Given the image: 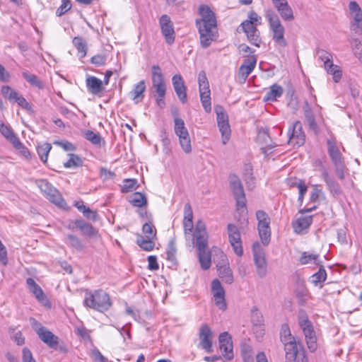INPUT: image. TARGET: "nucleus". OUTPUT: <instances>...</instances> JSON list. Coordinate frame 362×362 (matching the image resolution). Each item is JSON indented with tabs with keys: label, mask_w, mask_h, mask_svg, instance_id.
I'll use <instances>...</instances> for the list:
<instances>
[{
	"label": "nucleus",
	"mask_w": 362,
	"mask_h": 362,
	"mask_svg": "<svg viewBox=\"0 0 362 362\" xmlns=\"http://www.w3.org/2000/svg\"><path fill=\"white\" fill-rule=\"evenodd\" d=\"M86 82L88 90L94 95L99 94L103 90V81L95 76L88 77Z\"/></svg>",
	"instance_id": "obj_32"
},
{
	"label": "nucleus",
	"mask_w": 362,
	"mask_h": 362,
	"mask_svg": "<svg viewBox=\"0 0 362 362\" xmlns=\"http://www.w3.org/2000/svg\"><path fill=\"white\" fill-rule=\"evenodd\" d=\"M71 8V3L70 0H62L61 6L57 8L56 15L62 16Z\"/></svg>",
	"instance_id": "obj_59"
},
{
	"label": "nucleus",
	"mask_w": 362,
	"mask_h": 362,
	"mask_svg": "<svg viewBox=\"0 0 362 362\" xmlns=\"http://www.w3.org/2000/svg\"><path fill=\"white\" fill-rule=\"evenodd\" d=\"M256 217L258 221V231L259 238L264 245H269L271 238L270 218L264 211H257Z\"/></svg>",
	"instance_id": "obj_11"
},
{
	"label": "nucleus",
	"mask_w": 362,
	"mask_h": 362,
	"mask_svg": "<svg viewBox=\"0 0 362 362\" xmlns=\"http://www.w3.org/2000/svg\"><path fill=\"white\" fill-rule=\"evenodd\" d=\"M313 192L310 195V200L313 202H315L318 200L319 197L323 194L322 189L320 188V185H313Z\"/></svg>",
	"instance_id": "obj_63"
},
{
	"label": "nucleus",
	"mask_w": 362,
	"mask_h": 362,
	"mask_svg": "<svg viewBox=\"0 0 362 362\" xmlns=\"http://www.w3.org/2000/svg\"><path fill=\"white\" fill-rule=\"evenodd\" d=\"M241 354L244 362H252L253 352L250 345L247 344L241 345Z\"/></svg>",
	"instance_id": "obj_53"
},
{
	"label": "nucleus",
	"mask_w": 362,
	"mask_h": 362,
	"mask_svg": "<svg viewBox=\"0 0 362 362\" xmlns=\"http://www.w3.org/2000/svg\"><path fill=\"white\" fill-rule=\"evenodd\" d=\"M174 130L179 138V142L182 151L186 153L192 151L191 139L187 129L185 127L184 120L176 117L174 119Z\"/></svg>",
	"instance_id": "obj_7"
},
{
	"label": "nucleus",
	"mask_w": 362,
	"mask_h": 362,
	"mask_svg": "<svg viewBox=\"0 0 362 362\" xmlns=\"http://www.w3.org/2000/svg\"><path fill=\"white\" fill-rule=\"evenodd\" d=\"M52 149V145L49 143H44L37 148V154L40 160L45 163L47 160L48 154Z\"/></svg>",
	"instance_id": "obj_47"
},
{
	"label": "nucleus",
	"mask_w": 362,
	"mask_h": 362,
	"mask_svg": "<svg viewBox=\"0 0 362 362\" xmlns=\"http://www.w3.org/2000/svg\"><path fill=\"white\" fill-rule=\"evenodd\" d=\"M283 344H284L286 358L289 362H291L300 353L298 352L297 344L295 339L292 340L291 342L286 341Z\"/></svg>",
	"instance_id": "obj_34"
},
{
	"label": "nucleus",
	"mask_w": 362,
	"mask_h": 362,
	"mask_svg": "<svg viewBox=\"0 0 362 362\" xmlns=\"http://www.w3.org/2000/svg\"><path fill=\"white\" fill-rule=\"evenodd\" d=\"M251 320L254 327H256V329H259L258 330L254 329V332L257 334V337H262L264 334V330L263 328L264 320L262 313L259 312L257 309L252 310Z\"/></svg>",
	"instance_id": "obj_26"
},
{
	"label": "nucleus",
	"mask_w": 362,
	"mask_h": 362,
	"mask_svg": "<svg viewBox=\"0 0 362 362\" xmlns=\"http://www.w3.org/2000/svg\"><path fill=\"white\" fill-rule=\"evenodd\" d=\"M38 185L40 190L51 202L59 208H64L66 206V202L60 192L46 180H40Z\"/></svg>",
	"instance_id": "obj_9"
},
{
	"label": "nucleus",
	"mask_w": 362,
	"mask_h": 362,
	"mask_svg": "<svg viewBox=\"0 0 362 362\" xmlns=\"http://www.w3.org/2000/svg\"><path fill=\"white\" fill-rule=\"evenodd\" d=\"M214 110L216 114L218 127L222 135V143L226 144L229 141L230 136L228 116L221 105H216Z\"/></svg>",
	"instance_id": "obj_10"
},
{
	"label": "nucleus",
	"mask_w": 362,
	"mask_h": 362,
	"mask_svg": "<svg viewBox=\"0 0 362 362\" xmlns=\"http://www.w3.org/2000/svg\"><path fill=\"white\" fill-rule=\"evenodd\" d=\"M313 222L312 216H302L296 220L293 224V230L296 233H300L308 229Z\"/></svg>",
	"instance_id": "obj_33"
},
{
	"label": "nucleus",
	"mask_w": 362,
	"mask_h": 362,
	"mask_svg": "<svg viewBox=\"0 0 362 362\" xmlns=\"http://www.w3.org/2000/svg\"><path fill=\"white\" fill-rule=\"evenodd\" d=\"M11 339L16 342L18 346H21L25 343V338L21 331L15 329L10 331Z\"/></svg>",
	"instance_id": "obj_60"
},
{
	"label": "nucleus",
	"mask_w": 362,
	"mask_h": 362,
	"mask_svg": "<svg viewBox=\"0 0 362 362\" xmlns=\"http://www.w3.org/2000/svg\"><path fill=\"white\" fill-rule=\"evenodd\" d=\"M72 42L78 50V54H80V57H84L87 53V44L86 40L81 37H75Z\"/></svg>",
	"instance_id": "obj_42"
},
{
	"label": "nucleus",
	"mask_w": 362,
	"mask_h": 362,
	"mask_svg": "<svg viewBox=\"0 0 362 362\" xmlns=\"http://www.w3.org/2000/svg\"><path fill=\"white\" fill-rule=\"evenodd\" d=\"M200 100L204 110L206 112L211 111V91L210 89L206 90H199Z\"/></svg>",
	"instance_id": "obj_39"
},
{
	"label": "nucleus",
	"mask_w": 362,
	"mask_h": 362,
	"mask_svg": "<svg viewBox=\"0 0 362 362\" xmlns=\"http://www.w3.org/2000/svg\"><path fill=\"white\" fill-rule=\"evenodd\" d=\"M199 33L202 47H208L214 39V28L197 27Z\"/></svg>",
	"instance_id": "obj_28"
},
{
	"label": "nucleus",
	"mask_w": 362,
	"mask_h": 362,
	"mask_svg": "<svg viewBox=\"0 0 362 362\" xmlns=\"http://www.w3.org/2000/svg\"><path fill=\"white\" fill-rule=\"evenodd\" d=\"M349 9L352 21L350 28L356 34L362 35V9L356 1H351L349 4Z\"/></svg>",
	"instance_id": "obj_13"
},
{
	"label": "nucleus",
	"mask_w": 362,
	"mask_h": 362,
	"mask_svg": "<svg viewBox=\"0 0 362 362\" xmlns=\"http://www.w3.org/2000/svg\"><path fill=\"white\" fill-rule=\"evenodd\" d=\"M193 212L191 205L189 203L185 204L184 207V220L183 221H193Z\"/></svg>",
	"instance_id": "obj_62"
},
{
	"label": "nucleus",
	"mask_w": 362,
	"mask_h": 362,
	"mask_svg": "<svg viewBox=\"0 0 362 362\" xmlns=\"http://www.w3.org/2000/svg\"><path fill=\"white\" fill-rule=\"evenodd\" d=\"M129 202L133 206L141 208L147 204V198L141 192H135L130 197Z\"/></svg>",
	"instance_id": "obj_43"
},
{
	"label": "nucleus",
	"mask_w": 362,
	"mask_h": 362,
	"mask_svg": "<svg viewBox=\"0 0 362 362\" xmlns=\"http://www.w3.org/2000/svg\"><path fill=\"white\" fill-rule=\"evenodd\" d=\"M137 180L136 179H126L123 182L122 192L124 193L129 192L137 188Z\"/></svg>",
	"instance_id": "obj_57"
},
{
	"label": "nucleus",
	"mask_w": 362,
	"mask_h": 362,
	"mask_svg": "<svg viewBox=\"0 0 362 362\" xmlns=\"http://www.w3.org/2000/svg\"><path fill=\"white\" fill-rule=\"evenodd\" d=\"M66 243L69 247L77 251H82L85 247L81 240L76 235L71 234L67 235Z\"/></svg>",
	"instance_id": "obj_44"
},
{
	"label": "nucleus",
	"mask_w": 362,
	"mask_h": 362,
	"mask_svg": "<svg viewBox=\"0 0 362 362\" xmlns=\"http://www.w3.org/2000/svg\"><path fill=\"white\" fill-rule=\"evenodd\" d=\"M280 337H281V341L282 343H284L286 341L291 342L292 340L295 339L294 337H293L291 333V330H290V327H289L288 325H287V324L282 325V326L281 327V331H280Z\"/></svg>",
	"instance_id": "obj_52"
},
{
	"label": "nucleus",
	"mask_w": 362,
	"mask_h": 362,
	"mask_svg": "<svg viewBox=\"0 0 362 362\" xmlns=\"http://www.w3.org/2000/svg\"><path fill=\"white\" fill-rule=\"evenodd\" d=\"M176 252H177V249H176L175 241L174 240H171L168 243V249H167V252H166L167 259L172 262H176V257H175Z\"/></svg>",
	"instance_id": "obj_55"
},
{
	"label": "nucleus",
	"mask_w": 362,
	"mask_h": 362,
	"mask_svg": "<svg viewBox=\"0 0 362 362\" xmlns=\"http://www.w3.org/2000/svg\"><path fill=\"white\" fill-rule=\"evenodd\" d=\"M201 18L196 20V26L201 28H216L217 25L216 15L207 5H201L199 8Z\"/></svg>",
	"instance_id": "obj_12"
},
{
	"label": "nucleus",
	"mask_w": 362,
	"mask_h": 362,
	"mask_svg": "<svg viewBox=\"0 0 362 362\" xmlns=\"http://www.w3.org/2000/svg\"><path fill=\"white\" fill-rule=\"evenodd\" d=\"M39 338L51 349H57L59 345V337L47 329L40 334Z\"/></svg>",
	"instance_id": "obj_30"
},
{
	"label": "nucleus",
	"mask_w": 362,
	"mask_h": 362,
	"mask_svg": "<svg viewBox=\"0 0 362 362\" xmlns=\"http://www.w3.org/2000/svg\"><path fill=\"white\" fill-rule=\"evenodd\" d=\"M142 231L146 238H156V229L151 223H145L142 227Z\"/></svg>",
	"instance_id": "obj_56"
},
{
	"label": "nucleus",
	"mask_w": 362,
	"mask_h": 362,
	"mask_svg": "<svg viewBox=\"0 0 362 362\" xmlns=\"http://www.w3.org/2000/svg\"><path fill=\"white\" fill-rule=\"evenodd\" d=\"M84 137L95 145L100 146L102 141V138L100 135L98 133H95L90 130L85 131Z\"/></svg>",
	"instance_id": "obj_54"
},
{
	"label": "nucleus",
	"mask_w": 362,
	"mask_h": 362,
	"mask_svg": "<svg viewBox=\"0 0 362 362\" xmlns=\"http://www.w3.org/2000/svg\"><path fill=\"white\" fill-rule=\"evenodd\" d=\"M303 110L305 115V122L308 126L310 129L317 134L319 130L318 125L315 122V115L311 109V107L307 102L303 107Z\"/></svg>",
	"instance_id": "obj_27"
},
{
	"label": "nucleus",
	"mask_w": 362,
	"mask_h": 362,
	"mask_svg": "<svg viewBox=\"0 0 362 362\" xmlns=\"http://www.w3.org/2000/svg\"><path fill=\"white\" fill-rule=\"evenodd\" d=\"M310 279L311 282L315 286L324 282L327 279V273L323 266L321 265L318 272L313 274Z\"/></svg>",
	"instance_id": "obj_49"
},
{
	"label": "nucleus",
	"mask_w": 362,
	"mask_h": 362,
	"mask_svg": "<svg viewBox=\"0 0 362 362\" xmlns=\"http://www.w3.org/2000/svg\"><path fill=\"white\" fill-rule=\"evenodd\" d=\"M298 325L302 329L308 348L310 351H315L317 348V337L313 323L308 319L306 312L300 310L298 313Z\"/></svg>",
	"instance_id": "obj_2"
},
{
	"label": "nucleus",
	"mask_w": 362,
	"mask_h": 362,
	"mask_svg": "<svg viewBox=\"0 0 362 362\" xmlns=\"http://www.w3.org/2000/svg\"><path fill=\"white\" fill-rule=\"evenodd\" d=\"M228 234L230 243L233 248L234 252L238 256H242L243 250L240 238V233L238 227L232 223L228 225Z\"/></svg>",
	"instance_id": "obj_17"
},
{
	"label": "nucleus",
	"mask_w": 362,
	"mask_h": 362,
	"mask_svg": "<svg viewBox=\"0 0 362 362\" xmlns=\"http://www.w3.org/2000/svg\"><path fill=\"white\" fill-rule=\"evenodd\" d=\"M257 64V58L255 55H250L245 59L239 68L238 78L241 83H244L248 76L254 70Z\"/></svg>",
	"instance_id": "obj_19"
},
{
	"label": "nucleus",
	"mask_w": 362,
	"mask_h": 362,
	"mask_svg": "<svg viewBox=\"0 0 362 362\" xmlns=\"http://www.w3.org/2000/svg\"><path fill=\"white\" fill-rule=\"evenodd\" d=\"M22 361L23 362H36L32 352L27 347H24L22 350Z\"/></svg>",
	"instance_id": "obj_61"
},
{
	"label": "nucleus",
	"mask_w": 362,
	"mask_h": 362,
	"mask_svg": "<svg viewBox=\"0 0 362 362\" xmlns=\"http://www.w3.org/2000/svg\"><path fill=\"white\" fill-rule=\"evenodd\" d=\"M219 277L226 284H231L233 282V272L228 265L218 266Z\"/></svg>",
	"instance_id": "obj_36"
},
{
	"label": "nucleus",
	"mask_w": 362,
	"mask_h": 362,
	"mask_svg": "<svg viewBox=\"0 0 362 362\" xmlns=\"http://www.w3.org/2000/svg\"><path fill=\"white\" fill-rule=\"evenodd\" d=\"M212 334L211 329L206 324L201 326L199 334V346L208 353L211 352Z\"/></svg>",
	"instance_id": "obj_20"
},
{
	"label": "nucleus",
	"mask_w": 362,
	"mask_h": 362,
	"mask_svg": "<svg viewBox=\"0 0 362 362\" xmlns=\"http://www.w3.org/2000/svg\"><path fill=\"white\" fill-rule=\"evenodd\" d=\"M75 226L78 228L83 235L93 237L97 235V230L90 224L82 219H77L74 222Z\"/></svg>",
	"instance_id": "obj_31"
},
{
	"label": "nucleus",
	"mask_w": 362,
	"mask_h": 362,
	"mask_svg": "<svg viewBox=\"0 0 362 362\" xmlns=\"http://www.w3.org/2000/svg\"><path fill=\"white\" fill-rule=\"evenodd\" d=\"M0 132L14 147H21V142L10 127L0 121Z\"/></svg>",
	"instance_id": "obj_25"
},
{
	"label": "nucleus",
	"mask_w": 362,
	"mask_h": 362,
	"mask_svg": "<svg viewBox=\"0 0 362 362\" xmlns=\"http://www.w3.org/2000/svg\"><path fill=\"white\" fill-rule=\"evenodd\" d=\"M305 141V134L303 131L302 124L300 121H296L288 131V143L294 147H299L304 144Z\"/></svg>",
	"instance_id": "obj_15"
},
{
	"label": "nucleus",
	"mask_w": 362,
	"mask_h": 362,
	"mask_svg": "<svg viewBox=\"0 0 362 362\" xmlns=\"http://www.w3.org/2000/svg\"><path fill=\"white\" fill-rule=\"evenodd\" d=\"M159 25L165 42L169 45H173L175 40V32L170 17L166 14L162 15L159 18Z\"/></svg>",
	"instance_id": "obj_14"
},
{
	"label": "nucleus",
	"mask_w": 362,
	"mask_h": 362,
	"mask_svg": "<svg viewBox=\"0 0 362 362\" xmlns=\"http://www.w3.org/2000/svg\"><path fill=\"white\" fill-rule=\"evenodd\" d=\"M84 304L99 312H105L110 309L112 302L110 296L103 290H95L93 292H86Z\"/></svg>",
	"instance_id": "obj_1"
},
{
	"label": "nucleus",
	"mask_w": 362,
	"mask_h": 362,
	"mask_svg": "<svg viewBox=\"0 0 362 362\" xmlns=\"http://www.w3.org/2000/svg\"><path fill=\"white\" fill-rule=\"evenodd\" d=\"M152 86L150 90L153 95H159L162 97L166 94V83L164 75L158 65H153L151 67Z\"/></svg>",
	"instance_id": "obj_6"
},
{
	"label": "nucleus",
	"mask_w": 362,
	"mask_h": 362,
	"mask_svg": "<svg viewBox=\"0 0 362 362\" xmlns=\"http://www.w3.org/2000/svg\"><path fill=\"white\" fill-rule=\"evenodd\" d=\"M198 83L199 90H206L209 89V83L206 73L204 71H200L198 75Z\"/></svg>",
	"instance_id": "obj_58"
},
{
	"label": "nucleus",
	"mask_w": 362,
	"mask_h": 362,
	"mask_svg": "<svg viewBox=\"0 0 362 362\" xmlns=\"http://www.w3.org/2000/svg\"><path fill=\"white\" fill-rule=\"evenodd\" d=\"M218 340L223 356L227 359H231L233 357V353L230 336L226 332H223L219 335Z\"/></svg>",
	"instance_id": "obj_22"
},
{
	"label": "nucleus",
	"mask_w": 362,
	"mask_h": 362,
	"mask_svg": "<svg viewBox=\"0 0 362 362\" xmlns=\"http://www.w3.org/2000/svg\"><path fill=\"white\" fill-rule=\"evenodd\" d=\"M265 17L269 22V29L272 33V40L277 45L281 47H286L287 42L284 37L285 28L279 16L273 11L268 10L266 12Z\"/></svg>",
	"instance_id": "obj_3"
},
{
	"label": "nucleus",
	"mask_w": 362,
	"mask_h": 362,
	"mask_svg": "<svg viewBox=\"0 0 362 362\" xmlns=\"http://www.w3.org/2000/svg\"><path fill=\"white\" fill-rule=\"evenodd\" d=\"M154 238H144L141 235H139L136 239V244L145 251H151L153 250L155 243L153 240Z\"/></svg>",
	"instance_id": "obj_46"
},
{
	"label": "nucleus",
	"mask_w": 362,
	"mask_h": 362,
	"mask_svg": "<svg viewBox=\"0 0 362 362\" xmlns=\"http://www.w3.org/2000/svg\"><path fill=\"white\" fill-rule=\"evenodd\" d=\"M194 238L198 251L207 250L208 234H194Z\"/></svg>",
	"instance_id": "obj_48"
},
{
	"label": "nucleus",
	"mask_w": 362,
	"mask_h": 362,
	"mask_svg": "<svg viewBox=\"0 0 362 362\" xmlns=\"http://www.w3.org/2000/svg\"><path fill=\"white\" fill-rule=\"evenodd\" d=\"M243 32L246 34L248 41L252 45L259 47L262 44L260 32L255 26L242 27Z\"/></svg>",
	"instance_id": "obj_24"
},
{
	"label": "nucleus",
	"mask_w": 362,
	"mask_h": 362,
	"mask_svg": "<svg viewBox=\"0 0 362 362\" xmlns=\"http://www.w3.org/2000/svg\"><path fill=\"white\" fill-rule=\"evenodd\" d=\"M211 292L214 297L215 304L219 309L225 310L226 303L225 300V291L218 279H214L211 282Z\"/></svg>",
	"instance_id": "obj_18"
},
{
	"label": "nucleus",
	"mask_w": 362,
	"mask_h": 362,
	"mask_svg": "<svg viewBox=\"0 0 362 362\" xmlns=\"http://www.w3.org/2000/svg\"><path fill=\"white\" fill-rule=\"evenodd\" d=\"M172 83L175 92L182 103L187 101V88L185 85L182 76L175 74L172 78Z\"/></svg>",
	"instance_id": "obj_21"
},
{
	"label": "nucleus",
	"mask_w": 362,
	"mask_h": 362,
	"mask_svg": "<svg viewBox=\"0 0 362 362\" xmlns=\"http://www.w3.org/2000/svg\"><path fill=\"white\" fill-rule=\"evenodd\" d=\"M354 52L355 56L362 62V43L357 40H355Z\"/></svg>",
	"instance_id": "obj_64"
},
{
	"label": "nucleus",
	"mask_w": 362,
	"mask_h": 362,
	"mask_svg": "<svg viewBox=\"0 0 362 362\" xmlns=\"http://www.w3.org/2000/svg\"><path fill=\"white\" fill-rule=\"evenodd\" d=\"M316 56L319 60L323 62L324 68L327 72L332 75L334 81L338 83L341 78L342 71L339 66L333 64L332 54L325 49L317 48Z\"/></svg>",
	"instance_id": "obj_5"
},
{
	"label": "nucleus",
	"mask_w": 362,
	"mask_h": 362,
	"mask_svg": "<svg viewBox=\"0 0 362 362\" xmlns=\"http://www.w3.org/2000/svg\"><path fill=\"white\" fill-rule=\"evenodd\" d=\"M319 259V255L318 254H314V253H309L308 252H303L301 254L300 258V262L302 264H315L319 265L320 262H318Z\"/></svg>",
	"instance_id": "obj_45"
},
{
	"label": "nucleus",
	"mask_w": 362,
	"mask_h": 362,
	"mask_svg": "<svg viewBox=\"0 0 362 362\" xmlns=\"http://www.w3.org/2000/svg\"><path fill=\"white\" fill-rule=\"evenodd\" d=\"M283 94V88L281 86L274 84L271 86L269 91H268L265 96L264 100L274 101L276 98H280Z\"/></svg>",
	"instance_id": "obj_38"
},
{
	"label": "nucleus",
	"mask_w": 362,
	"mask_h": 362,
	"mask_svg": "<svg viewBox=\"0 0 362 362\" xmlns=\"http://www.w3.org/2000/svg\"><path fill=\"white\" fill-rule=\"evenodd\" d=\"M327 153L334 165L335 173L339 179L344 178V164L343 156L336 144V139H329L327 140Z\"/></svg>",
	"instance_id": "obj_4"
},
{
	"label": "nucleus",
	"mask_w": 362,
	"mask_h": 362,
	"mask_svg": "<svg viewBox=\"0 0 362 362\" xmlns=\"http://www.w3.org/2000/svg\"><path fill=\"white\" fill-rule=\"evenodd\" d=\"M252 254L256 267V272L260 278H263L267 273V262L264 249L259 243L256 242L252 245Z\"/></svg>",
	"instance_id": "obj_8"
},
{
	"label": "nucleus",
	"mask_w": 362,
	"mask_h": 362,
	"mask_svg": "<svg viewBox=\"0 0 362 362\" xmlns=\"http://www.w3.org/2000/svg\"><path fill=\"white\" fill-rule=\"evenodd\" d=\"M262 23V18L255 11H250L248 13V19L242 22L241 27H250L260 25Z\"/></svg>",
	"instance_id": "obj_40"
},
{
	"label": "nucleus",
	"mask_w": 362,
	"mask_h": 362,
	"mask_svg": "<svg viewBox=\"0 0 362 362\" xmlns=\"http://www.w3.org/2000/svg\"><path fill=\"white\" fill-rule=\"evenodd\" d=\"M23 78L31 85L42 89L44 88L42 82L37 78V76L30 74L27 71H24L22 74Z\"/></svg>",
	"instance_id": "obj_50"
},
{
	"label": "nucleus",
	"mask_w": 362,
	"mask_h": 362,
	"mask_svg": "<svg viewBox=\"0 0 362 362\" xmlns=\"http://www.w3.org/2000/svg\"><path fill=\"white\" fill-rule=\"evenodd\" d=\"M82 164L83 161L78 156L70 153L69 154V159L64 163V165L66 168H70L81 166Z\"/></svg>",
	"instance_id": "obj_51"
},
{
	"label": "nucleus",
	"mask_w": 362,
	"mask_h": 362,
	"mask_svg": "<svg viewBox=\"0 0 362 362\" xmlns=\"http://www.w3.org/2000/svg\"><path fill=\"white\" fill-rule=\"evenodd\" d=\"M198 258L201 267L204 270L210 268L211 263L210 252L207 251V250L198 251Z\"/></svg>",
	"instance_id": "obj_41"
},
{
	"label": "nucleus",
	"mask_w": 362,
	"mask_h": 362,
	"mask_svg": "<svg viewBox=\"0 0 362 362\" xmlns=\"http://www.w3.org/2000/svg\"><path fill=\"white\" fill-rule=\"evenodd\" d=\"M230 185L236 200L237 206L238 208H245L246 206V199L243 187L240 180L236 175L230 176Z\"/></svg>",
	"instance_id": "obj_16"
},
{
	"label": "nucleus",
	"mask_w": 362,
	"mask_h": 362,
	"mask_svg": "<svg viewBox=\"0 0 362 362\" xmlns=\"http://www.w3.org/2000/svg\"><path fill=\"white\" fill-rule=\"evenodd\" d=\"M145 90L146 85L144 81H141L134 86V88L132 90L131 94L135 103H139L142 100L144 97V93Z\"/></svg>",
	"instance_id": "obj_37"
},
{
	"label": "nucleus",
	"mask_w": 362,
	"mask_h": 362,
	"mask_svg": "<svg viewBox=\"0 0 362 362\" xmlns=\"http://www.w3.org/2000/svg\"><path fill=\"white\" fill-rule=\"evenodd\" d=\"M321 172V177L326 183L330 192L333 194H339L341 193V187L339 184L332 175H329L328 170L325 168L322 167Z\"/></svg>",
	"instance_id": "obj_23"
},
{
	"label": "nucleus",
	"mask_w": 362,
	"mask_h": 362,
	"mask_svg": "<svg viewBox=\"0 0 362 362\" xmlns=\"http://www.w3.org/2000/svg\"><path fill=\"white\" fill-rule=\"evenodd\" d=\"M28 287L31 293L35 298L42 303L47 301V299L42 290V288L36 284L35 280L32 278H28L26 280Z\"/></svg>",
	"instance_id": "obj_29"
},
{
	"label": "nucleus",
	"mask_w": 362,
	"mask_h": 362,
	"mask_svg": "<svg viewBox=\"0 0 362 362\" xmlns=\"http://www.w3.org/2000/svg\"><path fill=\"white\" fill-rule=\"evenodd\" d=\"M276 8L277 9L283 20L286 21H291L294 19L293 10L287 1H285L284 4H279V5L277 6V8Z\"/></svg>",
	"instance_id": "obj_35"
}]
</instances>
